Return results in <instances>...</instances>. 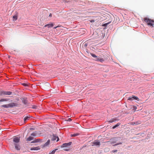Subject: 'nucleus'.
<instances>
[{"instance_id":"nucleus-1","label":"nucleus","mask_w":154,"mask_h":154,"mask_svg":"<svg viewBox=\"0 0 154 154\" xmlns=\"http://www.w3.org/2000/svg\"><path fill=\"white\" fill-rule=\"evenodd\" d=\"M144 21L147 23L148 25L152 26V27L154 26V21L153 20L146 17L144 19Z\"/></svg>"},{"instance_id":"nucleus-2","label":"nucleus","mask_w":154,"mask_h":154,"mask_svg":"<svg viewBox=\"0 0 154 154\" xmlns=\"http://www.w3.org/2000/svg\"><path fill=\"white\" fill-rule=\"evenodd\" d=\"M17 104V103H11L8 104L2 105L1 106V107L4 108H12L13 107L16 106Z\"/></svg>"},{"instance_id":"nucleus-3","label":"nucleus","mask_w":154,"mask_h":154,"mask_svg":"<svg viewBox=\"0 0 154 154\" xmlns=\"http://www.w3.org/2000/svg\"><path fill=\"white\" fill-rule=\"evenodd\" d=\"M12 93V92L10 91H1L0 93V95H10Z\"/></svg>"},{"instance_id":"nucleus-4","label":"nucleus","mask_w":154,"mask_h":154,"mask_svg":"<svg viewBox=\"0 0 154 154\" xmlns=\"http://www.w3.org/2000/svg\"><path fill=\"white\" fill-rule=\"evenodd\" d=\"M118 138H120V137H114L111 139L110 140V143L112 144V143H116L117 141H118L117 139Z\"/></svg>"},{"instance_id":"nucleus-5","label":"nucleus","mask_w":154,"mask_h":154,"mask_svg":"<svg viewBox=\"0 0 154 154\" xmlns=\"http://www.w3.org/2000/svg\"><path fill=\"white\" fill-rule=\"evenodd\" d=\"M94 60L97 61H100L101 62H103L104 61V59L102 57H99L97 56V58H95Z\"/></svg>"},{"instance_id":"nucleus-6","label":"nucleus","mask_w":154,"mask_h":154,"mask_svg":"<svg viewBox=\"0 0 154 154\" xmlns=\"http://www.w3.org/2000/svg\"><path fill=\"white\" fill-rule=\"evenodd\" d=\"M92 143L93 144V145H92V146L95 145L96 146H98V147H99L100 145V142L97 140H95Z\"/></svg>"},{"instance_id":"nucleus-7","label":"nucleus","mask_w":154,"mask_h":154,"mask_svg":"<svg viewBox=\"0 0 154 154\" xmlns=\"http://www.w3.org/2000/svg\"><path fill=\"white\" fill-rule=\"evenodd\" d=\"M20 140V137H14L13 138V141L15 143H18L19 142Z\"/></svg>"},{"instance_id":"nucleus-8","label":"nucleus","mask_w":154,"mask_h":154,"mask_svg":"<svg viewBox=\"0 0 154 154\" xmlns=\"http://www.w3.org/2000/svg\"><path fill=\"white\" fill-rule=\"evenodd\" d=\"M22 102L25 105H26L28 103V101L26 98L25 97L21 98Z\"/></svg>"},{"instance_id":"nucleus-9","label":"nucleus","mask_w":154,"mask_h":154,"mask_svg":"<svg viewBox=\"0 0 154 154\" xmlns=\"http://www.w3.org/2000/svg\"><path fill=\"white\" fill-rule=\"evenodd\" d=\"M72 142H69L67 143H63L61 146V147H66L70 146L72 144Z\"/></svg>"},{"instance_id":"nucleus-10","label":"nucleus","mask_w":154,"mask_h":154,"mask_svg":"<svg viewBox=\"0 0 154 154\" xmlns=\"http://www.w3.org/2000/svg\"><path fill=\"white\" fill-rule=\"evenodd\" d=\"M118 120V119H117L116 118H114L112 119H111L110 120H107V122L109 123H112L116 121H117Z\"/></svg>"},{"instance_id":"nucleus-11","label":"nucleus","mask_w":154,"mask_h":154,"mask_svg":"<svg viewBox=\"0 0 154 154\" xmlns=\"http://www.w3.org/2000/svg\"><path fill=\"white\" fill-rule=\"evenodd\" d=\"M14 145L16 149L17 150H19L20 149V147L18 144H17V143H14Z\"/></svg>"},{"instance_id":"nucleus-12","label":"nucleus","mask_w":154,"mask_h":154,"mask_svg":"<svg viewBox=\"0 0 154 154\" xmlns=\"http://www.w3.org/2000/svg\"><path fill=\"white\" fill-rule=\"evenodd\" d=\"M40 149V147L39 146L37 147H32L30 148V150H37Z\"/></svg>"},{"instance_id":"nucleus-13","label":"nucleus","mask_w":154,"mask_h":154,"mask_svg":"<svg viewBox=\"0 0 154 154\" xmlns=\"http://www.w3.org/2000/svg\"><path fill=\"white\" fill-rule=\"evenodd\" d=\"M53 26H54L53 24L52 23H51V24H47L45 25L44 26V27H47L49 28L52 27Z\"/></svg>"},{"instance_id":"nucleus-14","label":"nucleus","mask_w":154,"mask_h":154,"mask_svg":"<svg viewBox=\"0 0 154 154\" xmlns=\"http://www.w3.org/2000/svg\"><path fill=\"white\" fill-rule=\"evenodd\" d=\"M57 137V136L56 134H53V137L52 138V141L55 140Z\"/></svg>"},{"instance_id":"nucleus-15","label":"nucleus","mask_w":154,"mask_h":154,"mask_svg":"<svg viewBox=\"0 0 154 154\" xmlns=\"http://www.w3.org/2000/svg\"><path fill=\"white\" fill-rule=\"evenodd\" d=\"M50 143V140L49 139L48 140L47 142H46L45 144L43 145V146L45 147L46 146L48 145Z\"/></svg>"},{"instance_id":"nucleus-16","label":"nucleus","mask_w":154,"mask_h":154,"mask_svg":"<svg viewBox=\"0 0 154 154\" xmlns=\"http://www.w3.org/2000/svg\"><path fill=\"white\" fill-rule=\"evenodd\" d=\"M131 97H132V98L133 99V100H137V101H138L139 100L138 98L137 97L135 96L134 95H132Z\"/></svg>"},{"instance_id":"nucleus-17","label":"nucleus","mask_w":154,"mask_h":154,"mask_svg":"<svg viewBox=\"0 0 154 154\" xmlns=\"http://www.w3.org/2000/svg\"><path fill=\"white\" fill-rule=\"evenodd\" d=\"M111 22H109L107 23L103 24L102 25V26L105 27H107V25H109V24Z\"/></svg>"},{"instance_id":"nucleus-18","label":"nucleus","mask_w":154,"mask_h":154,"mask_svg":"<svg viewBox=\"0 0 154 154\" xmlns=\"http://www.w3.org/2000/svg\"><path fill=\"white\" fill-rule=\"evenodd\" d=\"M30 118V117H29V116H27L25 117L24 118V122H26Z\"/></svg>"},{"instance_id":"nucleus-19","label":"nucleus","mask_w":154,"mask_h":154,"mask_svg":"<svg viewBox=\"0 0 154 154\" xmlns=\"http://www.w3.org/2000/svg\"><path fill=\"white\" fill-rule=\"evenodd\" d=\"M120 124L121 123H117L116 125H115V126H113L112 127V128L113 129L115 128H116L118 126H119L120 125Z\"/></svg>"},{"instance_id":"nucleus-20","label":"nucleus","mask_w":154,"mask_h":154,"mask_svg":"<svg viewBox=\"0 0 154 154\" xmlns=\"http://www.w3.org/2000/svg\"><path fill=\"white\" fill-rule=\"evenodd\" d=\"M34 139V137L31 136H29V137L27 138L26 140L27 141H31Z\"/></svg>"},{"instance_id":"nucleus-21","label":"nucleus","mask_w":154,"mask_h":154,"mask_svg":"<svg viewBox=\"0 0 154 154\" xmlns=\"http://www.w3.org/2000/svg\"><path fill=\"white\" fill-rule=\"evenodd\" d=\"M9 100L8 99H1L0 100V102L7 101Z\"/></svg>"},{"instance_id":"nucleus-22","label":"nucleus","mask_w":154,"mask_h":154,"mask_svg":"<svg viewBox=\"0 0 154 154\" xmlns=\"http://www.w3.org/2000/svg\"><path fill=\"white\" fill-rule=\"evenodd\" d=\"M79 135V133H77L75 134H74L71 135V137H75L78 136Z\"/></svg>"},{"instance_id":"nucleus-23","label":"nucleus","mask_w":154,"mask_h":154,"mask_svg":"<svg viewBox=\"0 0 154 154\" xmlns=\"http://www.w3.org/2000/svg\"><path fill=\"white\" fill-rule=\"evenodd\" d=\"M57 150V149H56L54 150H53L51 152H50L49 154H54L56 151Z\"/></svg>"},{"instance_id":"nucleus-24","label":"nucleus","mask_w":154,"mask_h":154,"mask_svg":"<svg viewBox=\"0 0 154 154\" xmlns=\"http://www.w3.org/2000/svg\"><path fill=\"white\" fill-rule=\"evenodd\" d=\"M17 15H14L13 16V19L14 20H16L17 19Z\"/></svg>"},{"instance_id":"nucleus-25","label":"nucleus","mask_w":154,"mask_h":154,"mask_svg":"<svg viewBox=\"0 0 154 154\" xmlns=\"http://www.w3.org/2000/svg\"><path fill=\"white\" fill-rule=\"evenodd\" d=\"M90 54L94 58H97V56L95 54L93 53H91Z\"/></svg>"},{"instance_id":"nucleus-26","label":"nucleus","mask_w":154,"mask_h":154,"mask_svg":"<svg viewBox=\"0 0 154 154\" xmlns=\"http://www.w3.org/2000/svg\"><path fill=\"white\" fill-rule=\"evenodd\" d=\"M122 144V142H120L119 143H117L116 144L113 145V146H115L118 145H119Z\"/></svg>"},{"instance_id":"nucleus-27","label":"nucleus","mask_w":154,"mask_h":154,"mask_svg":"<svg viewBox=\"0 0 154 154\" xmlns=\"http://www.w3.org/2000/svg\"><path fill=\"white\" fill-rule=\"evenodd\" d=\"M128 100L132 101V100H133V99L132 98V97H130L128 98Z\"/></svg>"},{"instance_id":"nucleus-28","label":"nucleus","mask_w":154,"mask_h":154,"mask_svg":"<svg viewBox=\"0 0 154 154\" xmlns=\"http://www.w3.org/2000/svg\"><path fill=\"white\" fill-rule=\"evenodd\" d=\"M32 108L33 109H36L37 108V106L36 105H33L32 106Z\"/></svg>"},{"instance_id":"nucleus-29","label":"nucleus","mask_w":154,"mask_h":154,"mask_svg":"<svg viewBox=\"0 0 154 154\" xmlns=\"http://www.w3.org/2000/svg\"><path fill=\"white\" fill-rule=\"evenodd\" d=\"M22 85L26 87L28 86V85L25 83H23L22 84Z\"/></svg>"},{"instance_id":"nucleus-30","label":"nucleus","mask_w":154,"mask_h":154,"mask_svg":"<svg viewBox=\"0 0 154 154\" xmlns=\"http://www.w3.org/2000/svg\"><path fill=\"white\" fill-rule=\"evenodd\" d=\"M35 140L36 141V143H37L40 142L41 140L39 139H36V140Z\"/></svg>"},{"instance_id":"nucleus-31","label":"nucleus","mask_w":154,"mask_h":154,"mask_svg":"<svg viewBox=\"0 0 154 154\" xmlns=\"http://www.w3.org/2000/svg\"><path fill=\"white\" fill-rule=\"evenodd\" d=\"M89 21L91 23H93L95 21L94 20L91 19L89 20Z\"/></svg>"},{"instance_id":"nucleus-32","label":"nucleus","mask_w":154,"mask_h":154,"mask_svg":"<svg viewBox=\"0 0 154 154\" xmlns=\"http://www.w3.org/2000/svg\"><path fill=\"white\" fill-rule=\"evenodd\" d=\"M36 135V134L35 133H32V134H31V136H35Z\"/></svg>"},{"instance_id":"nucleus-33","label":"nucleus","mask_w":154,"mask_h":154,"mask_svg":"<svg viewBox=\"0 0 154 154\" xmlns=\"http://www.w3.org/2000/svg\"><path fill=\"white\" fill-rule=\"evenodd\" d=\"M31 143H36V142L35 141V140H33V141H32V142H31Z\"/></svg>"},{"instance_id":"nucleus-34","label":"nucleus","mask_w":154,"mask_h":154,"mask_svg":"<svg viewBox=\"0 0 154 154\" xmlns=\"http://www.w3.org/2000/svg\"><path fill=\"white\" fill-rule=\"evenodd\" d=\"M68 121L70 122L72 121V119L71 118L68 119L67 120Z\"/></svg>"},{"instance_id":"nucleus-35","label":"nucleus","mask_w":154,"mask_h":154,"mask_svg":"<svg viewBox=\"0 0 154 154\" xmlns=\"http://www.w3.org/2000/svg\"><path fill=\"white\" fill-rule=\"evenodd\" d=\"M117 151V150H113L112 151V152H116Z\"/></svg>"},{"instance_id":"nucleus-36","label":"nucleus","mask_w":154,"mask_h":154,"mask_svg":"<svg viewBox=\"0 0 154 154\" xmlns=\"http://www.w3.org/2000/svg\"><path fill=\"white\" fill-rule=\"evenodd\" d=\"M57 142L59 140V138L57 136Z\"/></svg>"},{"instance_id":"nucleus-37","label":"nucleus","mask_w":154,"mask_h":154,"mask_svg":"<svg viewBox=\"0 0 154 154\" xmlns=\"http://www.w3.org/2000/svg\"><path fill=\"white\" fill-rule=\"evenodd\" d=\"M59 26H56V27H54L53 28L54 29H56L57 28H58V27H59Z\"/></svg>"},{"instance_id":"nucleus-38","label":"nucleus","mask_w":154,"mask_h":154,"mask_svg":"<svg viewBox=\"0 0 154 154\" xmlns=\"http://www.w3.org/2000/svg\"><path fill=\"white\" fill-rule=\"evenodd\" d=\"M52 16V14L51 13H50L49 15V17H51Z\"/></svg>"},{"instance_id":"nucleus-39","label":"nucleus","mask_w":154,"mask_h":154,"mask_svg":"<svg viewBox=\"0 0 154 154\" xmlns=\"http://www.w3.org/2000/svg\"><path fill=\"white\" fill-rule=\"evenodd\" d=\"M135 124V122H131V125H134Z\"/></svg>"},{"instance_id":"nucleus-40","label":"nucleus","mask_w":154,"mask_h":154,"mask_svg":"<svg viewBox=\"0 0 154 154\" xmlns=\"http://www.w3.org/2000/svg\"><path fill=\"white\" fill-rule=\"evenodd\" d=\"M30 130H34L35 129L34 128H30Z\"/></svg>"},{"instance_id":"nucleus-41","label":"nucleus","mask_w":154,"mask_h":154,"mask_svg":"<svg viewBox=\"0 0 154 154\" xmlns=\"http://www.w3.org/2000/svg\"><path fill=\"white\" fill-rule=\"evenodd\" d=\"M64 150H65L66 151H68L69 150V149H64Z\"/></svg>"},{"instance_id":"nucleus-42","label":"nucleus","mask_w":154,"mask_h":154,"mask_svg":"<svg viewBox=\"0 0 154 154\" xmlns=\"http://www.w3.org/2000/svg\"><path fill=\"white\" fill-rule=\"evenodd\" d=\"M136 108H137V107H136V106H134V109H136Z\"/></svg>"},{"instance_id":"nucleus-43","label":"nucleus","mask_w":154,"mask_h":154,"mask_svg":"<svg viewBox=\"0 0 154 154\" xmlns=\"http://www.w3.org/2000/svg\"><path fill=\"white\" fill-rule=\"evenodd\" d=\"M85 46H87V45L86 44H85Z\"/></svg>"}]
</instances>
